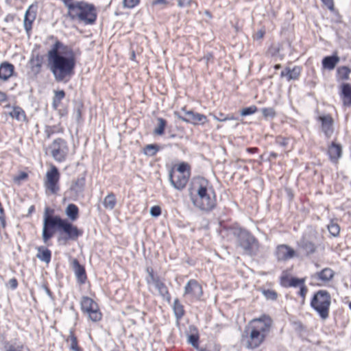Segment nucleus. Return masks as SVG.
I'll return each mask as SVG.
<instances>
[{
  "label": "nucleus",
  "instance_id": "1",
  "mask_svg": "<svg viewBox=\"0 0 351 351\" xmlns=\"http://www.w3.org/2000/svg\"><path fill=\"white\" fill-rule=\"evenodd\" d=\"M48 68L58 82H67L74 74L76 64L73 50L57 40L47 53Z\"/></svg>",
  "mask_w": 351,
  "mask_h": 351
},
{
  "label": "nucleus",
  "instance_id": "2",
  "mask_svg": "<svg viewBox=\"0 0 351 351\" xmlns=\"http://www.w3.org/2000/svg\"><path fill=\"white\" fill-rule=\"evenodd\" d=\"M49 208H46L44 214L43 228L42 232L43 240L45 243L53 237V229L56 228L60 234H66L65 240L75 241L82 234V231L73 226L66 219H62L58 215L51 216L48 214Z\"/></svg>",
  "mask_w": 351,
  "mask_h": 351
},
{
  "label": "nucleus",
  "instance_id": "3",
  "mask_svg": "<svg viewBox=\"0 0 351 351\" xmlns=\"http://www.w3.org/2000/svg\"><path fill=\"white\" fill-rule=\"evenodd\" d=\"M272 326L273 320L268 315L252 319L242 335V338L246 339V348L252 350L258 348L270 333Z\"/></svg>",
  "mask_w": 351,
  "mask_h": 351
},
{
  "label": "nucleus",
  "instance_id": "4",
  "mask_svg": "<svg viewBox=\"0 0 351 351\" xmlns=\"http://www.w3.org/2000/svg\"><path fill=\"white\" fill-rule=\"evenodd\" d=\"M193 191L195 195L191 197L193 204L199 209L210 211L217 204L215 190L209 182L202 177H197L193 181Z\"/></svg>",
  "mask_w": 351,
  "mask_h": 351
},
{
  "label": "nucleus",
  "instance_id": "5",
  "mask_svg": "<svg viewBox=\"0 0 351 351\" xmlns=\"http://www.w3.org/2000/svg\"><path fill=\"white\" fill-rule=\"evenodd\" d=\"M68 14L71 19L82 22H95L97 15L94 5L85 1H75L69 4Z\"/></svg>",
  "mask_w": 351,
  "mask_h": 351
},
{
  "label": "nucleus",
  "instance_id": "6",
  "mask_svg": "<svg viewBox=\"0 0 351 351\" xmlns=\"http://www.w3.org/2000/svg\"><path fill=\"white\" fill-rule=\"evenodd\" d=\"M330 303L331 298L329 293L325 290H319L314 294L311 306L323 320H326L329 316Z\"/></svg>",
  "mask_w": 351,
  "mask_h": 351
},
{
  "label": "nucleus",
  "instance_id": "7",
  "mask_svg": "<svg viewBox=\"0 0 351 351\" xmlns=\"http://www.w3.org/2000/svg\"><path fill=\"white\" fill-rule=\"evenodd\" d=\"M234 234L237 237L238 245L243 249L244 254L250 256L256 254L259 247L258 241L250 232L239 228Z\"/></svg>",
  "mask_w": 351,
  "mask_h": 351
},
{
  "label": "nucleus",
  "instance_id": "8",
  "mask_svg": "<svg viewBox=\"0 0 351 351\" xmlns=\"http://www.w3.org/2000/svg\"><path fill=\"white\" fill-rule=\"evenodd\" d=\"M53 159L59 162L66 160L68 155L69 147L66 142L60 138L55 139L49 147Z\"/></svg>",
  "mask_w": 351,
  "mask_h": 351
},
{
  "label": "nucleus",
  "instance_id": "9",
  "mask_svg": "<svg viewBox=\"0 0 351 351\" xmlns=\"http://www.w3.org/2000/svg\"><path fill=\"white\" fill-rule=\"evenodd\" d=\"M81 308L93 322H98L101 319V313L97 304L90 298L84 296L82 298Z\"/></svg>",
  "mask_w": 351,
  "mask_h": 351
},
{
  "label": "nucleus",
  "instance_id": "10",
  "mask_svg": "<svg viewBox=\"0 0 351 351\" xmlns=\"http://www.w3.org/2000/svg\"><path fill=\"white\" fill-rule=\"evenodd\" d=\"M60 176L58 168L53 165L51 166L50 170L46 173L45 186L53 194H56L60 189L58 185Z\"/></svg>",
  "mask_w": 351,
  "mask_h": 351
},
{
  "label": "nucleus",
  "instance_id": "11",
  "mask_svg": "<svg viewBox=\"0 0 351 351\" xmlns=\"http://www.w3.org/2000/svg\"><path fill=\"white\" fill-rule=\"evenodd\" d=\"M169 178L171 185L177 190H182L186 185L189 175L179 173L171 170Z\"/></svg>",
  "mask_w": 351,
  "mask_h": 351
},
{
  "label": "nucleus",
  "instance_id": "12",
  "mask_svg": "<svg viewBox=\"0 0 351 351\" xmlns=\"http://www.w3.org/2000/svg\"><path fill=\"white\" fill-rule=\"evenodd\" d=\"M203 294L202 286L195 280H190L184 287V295H190L194 299H199Z\"/></svg>",
  "mask_w": 351,
  "mask_h": 351
},
{
  "label": "nucleus",
  "instance_id": "13",
  "mask_svg": "<svg viewBox=\"0 0 351 351\" xmlns=\"http://www.w3.org/2000/svg\"><path fill=\"white\" fill-rule=\"evenodd\" d=\"M178 117L182 121L193 125L204 124L207 121V118L205 115L194 112L192 110L185 111L184 115H180Z\"/></svg>",
  "mask_w": 351,
  "mask_h": 351
},
{
  "label": "nucleus",
  "instance_id": "14",
  "mask_svg": "<svg viewBox=\"0 0 351 351\" xmlns=\"http://www.w3.org/2000/svg\"><path fill=\"white\" fill-rule=\"evenodd\" d=\"M295 251L287 245H279L275 251V256L278 261H285L293 258Z\"/></svg>",
  "mask_w": 351,
  "mask_h": 351
},
{
  "label": "nucleus",
  "instance_id": "15",
  "mask_svg": "<svg viewBox=\"0 0 351 351\" xmlns=\"http://www.w3.org/2000/svg\"><path fill=\"white\" fill-rule=\"evenodd\" d=\"M298 251L306 256H309L316 252L317 246L311 241L303 237L298 241Z\"/></svg>",
  "mask_w": 351,
  "mask_h": 351
},
{
  "label": "nucleus",
  "instance_id": "16",
  "mask_svg": "<svg viewBox=\"0 0 351 351\" xmlns=\"http://www.w3.org/2000/svg\"><path fill=\"white\" fill-rule=\"evenodd\" d=\"M43 59V57L39 54L32 55L28 62L30 68V72L34 76L37 75L41 71Z\"/></svg>",
  "mask_w": 351,
  "mask_h": 351
},
{
  "label": "nucleus",
  "instance_id": "17",
  "mask_svg": "<svg viewBox=\"0 0 351 351\" xmlns=\"http://www.w3.org/2000/svg\"><path fill=\"white\" fill-rule=\"evenodd\" d=\"M151 284H153L154 285V287L158 290V293L162 298V299L165 300L168 303H170L171 295L165 283L162 281H161L159 278H156V280H154V281H153Z\"/></svg>",
  "mask_w": 351,
  "mask_h": 351
},
{
  "label": "nucleus",
  "instance_id": "18",
  "mask_svg": "<svg viewBox=\"0 0 351 351\" xmlns=\"http://www.w3.org/2000/svg\"><path fill=\"white\" fill-rule=\"evenodd\" d=\"M14 73V66L8 62H3L0 64V80L8 81Z\"/></svg>",
  "mask_w": 351,
  "mask_h": 351
},
{
  "label": "nucleus",
  "instance_id": "19",
  "mask_svg": "<svg viewBox=\"0 0 351 351\" xmlns=\"http://www.w3.org/2000/svg\"><path fill=\"white\" fill-rule=\"evenodd\" d=\"M72 267L79 282L84 284L87 278L84 267L81 265L77 259L73 260Z\"/></svg>",
  "mask_w": 351,
  "mask_h": 351
},
{
  "label": "nucleus",
  "instance_id": "20",
  "mask_svg": "<svg viewBox=\"0 0 351 351\" xmlns=\"http://www.w3.org/2000/svg\"><path fill=\"white\" fill-rule=\"evenodd\" d=\"M85 186V176L77 178L70 186V190L75 193L76 196L82 195Z\"/></svg>",
  "mask_w": 351,
  "mask_h": 351
},
{
  "label": "nucleus",
  "instance_id": "21",
  "mask_svg": "<svg viewBox=\"0 0 351 351\" xmlns=\"http://www.w3.org/2000/svg\"><path fill=\"white\" fill-rule=\"evenodd\" d=\"M335 272L330 268H324L319 272L315 273L312 278L315 280H321L322 282H328L334 276Z\"/></svg>",
  "mask_w": 351,
  "mask_h": 351
},
{
  "label": "nucleus",
  "instance_id": "22",
  "mask_svg": "<svg viewBox=\"0 0 351 351\" xmlns=\"http://www.w3.org/2000/svg\"><path fill=\"white\" fill-rule=\"evenodd\" d=\"M38 254H36V257L41 261H43L46 263H49L51 261V251L43 247L40 246L37 247Z\"/></svg>",
  "mask_w": 351,
  "mask_h": 351
},
{
  "label": "nucleus",
  "instance_id": "23",
  "mask_svg": "<svg viewBox=\"0 0 351 351\" xmlns=\"http://www.w3.org/2000/svg\"><path fill=\"white\" fill-rule=\"evenodd\" d=\"M9 115L18 121H26L27 117L25 111L19 106H14L9 112Z\"/></svg>",
  "mask_w": 351,
  "mask_h": 351
},
{
  "label": "nucleus",
  "instance_id": "24",
  "mask_svg": "<svg viewBox=\"0 0 351 351\" xmlns=\"http://www.w3.org/2000/svg\"><path fill=\"white\" fill-rule=\"evenodd\" d=\"M339 61V58L337 56H326L322 60V65L324 68L332 70L335 69Z\"/></svg>",
  "mask_w": 351,
  "mask_h": 351
},
{
  "label": "nucleus",
  "instance_id": "25",
  "mask_svg": "<svg viewBox=\"0 0 351 351\" xmlns=\"http://www.w3.org/2000/svg\"><path fill=\"white\" fill-rule=\"evenodd\" d=\"M65 213L72 221H74L78 218L79 209L76 205L69 204L66 208Z\"/></svg>",
  "mask_w": 351,
  "mask_h": 351
},
{
  "label": "nucleus",
  "instance_id": "26",
  "mask_svg": "<svg viewBox=\"0 0 351 351\" xmlns=\"http://www.w3.org/2000/svg\"><path fill=\"white\" fill-rule=\"evenodd\" d=\"M37 5L32 4L26 10L23 22H34L36 16Z\"/></svg>",
  "mask_w": 351,
  "mask_h": 351
},
{
  "label": "nucleus",
  "instance_id": "27",
  "mask_svg": "<svg viewBox=\"0 0 351 351\" xmlns=\"http://www.w3.org/2000/svg\"><path fill=\"white\" fill-rule=\"evenodd\" d=\"M117 204V199L114 194L113 193H110L107 195L103 202L104 206L107 210H112L115 207Z\"/></svg>",
  "mask_w": 351,
  "mask_h": 351
},
{
  "label": "nucleus",
  "instance_id": "28",
  "mask_svg": "<svg viewBox=\"0 0 351 351\" xmlns=\"http://www.w3.org/2000/svg\"><path fill=\"white\" fill-rule=\"evenodd\" d=\"M173 309L176 319L180 320L184 315V309L178 298L173 302Z\"/></svg>",
  "mask_w": 351,
  "mask_h": 351
},
{
  "label": "nucleus",
  "instance_id": "29",
  "mask_svg": "<svg viewBox=\"0 0 351 351\" xmlns=\"http://www.w3.org/2000/svg\"><path fill=\"white\" fill-rule=\"evenodd\" d=\"M319 120L322 121V129L326 135L328 132H331V128L332 125V119L330 116L319 117Z\"/></svg>",
  "mask_w": 351,
  "mask_h": 351
},
{
  "label": "nucleus",
  "instance_id": "30",
  "mask_svg": "<svg viewBox=\"0 0 351 351\" xmlns=\"http://www.w3.org/2000/svg\"><path fill=\"white\" fill-rule=\"evenodd\" d=\"M328 154L331 159H337L341 156V147L332 143L328 149Z\"/></svg>",
  "mask_w": 351,
  "mask_h": 351
},
{
  "label": "nucleus",
  "instance_id": "31",
  "mask_svg": "<svg viewBox=\"0 0 351 351\" xmlns=\"http://www.w3.org/2000/svg\"><path fill=\"white\" fill-rule=\"evenodd\" d=\"M65 97V93L63 90H56L54 92L52 106L54 109H57L60 104L62 99Z\"/></svg>",
  "mask_w": 351,
  "mask_h": 351
},
{
  "label": "nucleus",
  "instance_id": "32",
  "mask_svg": "<svg viewBox=\"0 0 351 351\" xmlns=\"http://www.w3.org/2000/svg\"><path fill=\"white\" fill-rule=\"evenodd\" d=\"M159 151V147L156 144L147 145L144 148V154L149 156H154Z\"/></svg>",
  "mask_w": 351,
  "mask_h": 351
},
{
  "label": "nucleus",
  "instance_id": "33",
  "mask_svg": "<svg viewBox=\"0 0 351 351\" xmlns=\"http://www.w3.org/2000/svg\"><path fill=\"white\" fill-rule=\"evenodd\" d=\"M157 121H158V125L154 129V133L157 135H162L164 133L167 121L161 117H158Z\"/></svg>",
  "mask_w": 351,
  "mask_h": 351
},
{
  "label": "nucleus",
  "instance_id": "34",
  "mask_svg": "<svg viewBox=\"0 0 351 351\" xmlns=\"http://www.w3.org/2000/svg\"><path fill=\"white\" fill-rule=\"evenodd\" d=\"M286 74H288V80H296L300 74V68L295 66L293 69H290L287 68Z\"/></svg>",
  "mask_w": 351,
  "mask_h": 351
},
{
  "label": "nucleus",
  "instance_id": "35",
  "mask_svg": "<svg viewBox=\"0 0 351 351\" xmlns=\"http://www.w3.org/2000/svg\"><path fill=\"white\" fill-rule=\"evenodd\" d=\"M328 230L332 236L337 237L340 232V227L337 223L331 221L328 225Z\"/></svg>",
  "mask_w": 351,
  "mask_h": 351
},
{
  "label": "nucleus",
  "instance_id": "36",
  "mask_svg": "<svg viewBox=\"0 0 351 351\" xmlns=\"http://www.w3.org/2000/svg\"><path fill=\"white\" fill-rule=\"evenodd\" d=\"M68 340L71 341L70 349L73 351H80L77 345V337L74 335L73 332L71 330Z\"/></svg>",
  "mask_w": 351,
  "mask_h": 351
},
{
  "label": "nucleus",
  "instance_id": "37",
  "mask_svg": "<svg viewBox=\"0 0 351 351\" xmlns=\"http://www.w3.org/2000/svg\"><path fill=\"white\" fill-rule=\"evenodd\" d=\"M189 170H190V167L187 163L181 162L180 164L178 165L176 172L179 173H182L184 175L187 174V175L190 176Z\"/></svg>",
  "mask_w": 351,
  "mask_h": 351
},
{
  "label": "nucleus",
  "instance_id": "38",
  "mask_svg": "<svg viewBox=\"0 0 351 351\" xmlns=\"http://www.w3.org/2000/svg\"><path fill=\"white\" fill-rule=\"evenodd\" d=\"M213 117L215 119H216L219 121H228V120H232V121H236L238 120V118H235L232 115H230V114L224 115L222 113H219V117H217L216 115H213Z\"/></svg>",
  "mask_w": 351,
  "mask_h": 351
},
{
  "label": "nucleus",
  "instance_id": "39",
  "mask_svg": "<svg viewBox=\"0 0 351 351\" xmlns=\"http://www.w3.org/2000/svg\"><path fill=\"white\" fill-rule=\"evenodd\" d=\"M351 70L348 66H341L339 67L337 70V72L340 77L342 79L347 80L348 78L349 74L350 73Z\"/></svg>",
  "mask_w": 351,
  "mask_h": 351
},
{
  "label": "nucleus",
  "instance_id": "40",
  "mask_svg": "<svg viewBox=\"0 0 351 351\" xmlns=\"http://www.w3.org/2000/svg\"><path fill=\"white\" fill-rule=\"evenodd\" d=\"M257 107L255 106H251L247 108H244L241 111V115L243 117L247 116L255 113L257 111Z\"/></svg>",
  "mask_w": 351,
  "mask_h": 351
},
{
  "label": "nucleus",
  "instance_id": "41",
  "mask_svg": "<svg viewBox=\"0 0 351 351\" xmlns=\"http://www.w3.org/2000/svg\"><path fill=\"white\" fill-rule=\"evenodd\" d=\"M262 114L265 118H273L276 116V113L273 108H264L261 110Z\"/></svg>",
  "mask_w": 351,
  "mask_h": 351
},
{
  "label": "nucleus",
  "instance_id": "42",
  "mask_svg": "<svg viewBox=\"0 0 351 351\" xmlns=\"http://www.w3.org/2000/svg\"><path fill=\"white\" fill-rule=\"evenodd\" d=\"M198 340H199V337L196 335H190L188 336V342L192 346H193L194 348H196L197 350H198V349H199V348H198Z\"/></svg>",
  "mask_w": 351,
  "mask_h": 351
},
{
  "label": "nucleus",
  "instance_id": "43",
  "mask_svg": "<svg viewBox=\"0 0 351 351\" xmlns=\"http://www.w3.org/2000/svg\"><path fill=\"white\" fill-rule=\"evenodd\" d=\"M341 92L343 95L348 99H351V85L349 84H343L342 86Z\"/></svg>",
  "mask_w": 351,
  "mask_h": 351
},
{
  "label": "nucleus",
  "instance_id": "44",
  "mask_svg": "<svg viewBox=\"0 0 351 351\" xmlns=\"http://www.w3.org/2000/svg\"><path fill=\"white\" fill-rule=\"evenodd\" d=\"M304 283V279L303 278H291L289 280V287H297L298 286H302Z\"/></svg>",
  "mask_w": 351,
  "mask_h": 351
},
{
  "label": "nucleus",
  "instance_id": "45",
  "mask_svg": "<svg viewBox=\"0 0 351 351\" xmlns=\"http://www.w3.org/2000/svg\"><path fill=\"white\" fill-rule=\"evenodd\" d=\"M265 297L268 300H275L277 298V293L274 291L272 290H264L263 291Z\"/></svg>",
  "mask_w": 351,
  "mask_h": 351
},
{
  "label": "nucleus",
  "instance_id": "46",
  "mask_svg": "<svg viewBox=\"0 0 351 351\" xmlns=\"http://www.w3.org/2000/svg\"><path fill=\"white\" fill-rule=\"evenodd\" d=\"M289 141V138H286L280 136H277L276 138V144H278V145L283 148H285L287 146Z\"/></svg>",
  "mask_w": 351,
  "mask_h": 351
},
{
  "label": "nucleus",
  "instance_id": "47",
  "mask_svg": "<svg viewBox=\"0 0 351 351\" xmlns=\"http://www.w3.org/2000/svg\"><path fill=\"white\" fill-rule=\"evenodd\" d=\"M149 213L152 217H156L161 214V209L158 206H154L150 208Z\"/></svg>",
  "mask_w": 351,
  "mask_h": 351
},
{
  "label": "nucleus",
  "instance_id": "48",
  "mask_svg": "<svg viewBox=\"0 0 351 351\" xmlns=\"http://www.w3.org/2000/svg\"><path fill=\"white\" fill-rule=\"evenodd\" d=\"M147 271L148 273V278H147V282L148 284H151L156 278H158V276H155L154 274V271L152 269L147 268Z\"/></svg>",
  "mask_w": 351,
  "mask_h": 351
},
{
  "label": "nucleus",
  "instance_id": "49",
  "mask_svg": "<svg viewBox=\"0 0 351 351\" xmlns=\"http://www.w3.org/2000/svg\"><path fill=\"white\" fill-rule=\"evenodd\" d=\"M140 0H123L125 7L132 8L138 3Z\"/></svg>",
  "mask_w": 351,
  "mask_h": 351
},
{
  "label": "nucleus",
  "instance_id": "50",
  "mask_svg": "<svg viewBox=\"0 0 351 351\" xmlns=\"http://www.w3.org/2000/svg\"><path fill=\"white\" fill-rule=\"evenodd\" d=\"M265 34V29L262 27L259 30H258L253 36L254 38L256 40H261L263 38Z\"/></svg>",
  "mask_w": 351,
  "mask_h": 351
},
{
  "label": "nucleus",
  "instance_id": "51",
  "mask_svg": "<svg viewBox=\"0 0 351 351\" xmlns=\"http://www.w3.org/2000/svg\"><path fill=\"white\" fill-rule=\"evenodd\" d=\"M5 351H23L22 350V348H23V346H16L14 344H8L6 346H5Z\"/></svg>",
  "mask_w": 351,
  "mask_h": 351
},
{
  "label": "nucleus",
  "instance_id": "52",
  "mask_svg": "<svg viewBox=\"0 0 351 351\" xmlns=\"http://www.w3.org/2000/svg\"><path fill=\"white\" fill-rule=\"evenodd\" d=\"M7 285L12 290L15 289L18 287V281L15 278H12L8 282Z\"/></svg>",
  "mask_w": 351,
  "mask_h": 351
},
{
  "label": "nucleus",
  "instance_id": "53",
  "mask_svg": "<svg viewBox=\"0 0 351 351\" xmlns=\"http://www.w3.org/2000/svg\"><path fill=\"white\" fill-rule=\"evenodd\" d=\"M322 3L328 8L330 10H334L333 0H321Z\"/></svg>",
  "mask_w": 351,
  "mask_h": 351
},
{
  "label": "nucleus",
  "instance_id": "54",
  "mask_svg": "<svg viewBox=\"0 0 351 351\" xmlns=\"http://www.w3.org/2000/svg\"><path fill=\"white\" fill-rule=\"evenodd\" d=\"M192 0H178V5L179 7H186L189 6Z\"/></svg>",
  "mask_w": 351,
  "mask_h": 351
},
{
  "label": "nucleus",
  "instance_id": "55",
  "mask_svg": "<svg viewBox=\"0 0 351 351\" xmlns=\"http://www.w3.org/2000/svg\"><path fill=\"white\" fill-rule=\"evenodd\" d=\"M307 291H308V289L306 287V286H304V285L300 286L299 294L303 298V300L304 299Z\"/></svg>",
  "mask_w": 351,
  "mask_h": 351
},
{
  "label": "nucleus",
  "instance_id": "56",
  "mask_svg": "<svg viewBox=\"0 0 351 351\" xmlns=\"http://www.w3.org/2000/svg\"><path fill=\"white\" fill-rule=\"evenodd\" d=\"M5 226V221L4 217V211L3 210L2 213H0V227L4 228Z\"/></svg>",
  "mask_w": 351,
  "mask_h": 351
},
{
  "label": "nucleus",
  "instance_id": "57",
  "mask_svg": "<svg viewBox=\"0 0 351 351\" xmlns=\"http://www.w3.org/2000/svg\"><path fill=\"white\" fill-rule=\"evenodd\" d=\"M23 27L28 35H29V32L32 28V23H23Z\"/></svg>",
  "mask_w": 351,
  "mask_h": 351
},
{
  "label": "nucleus",
  "instance_id": "58",
  "mask_svg": "<svg viewBox=\"0 0 351 351\" xmlns=\"http://www.w3.org/2000/svg\"><path fill=\"white\" fill-rule=\"evenodd\" d=\"M27 177V174L25 172H21L18 177L15 178L16 180H24Z\"/></svg>",
  "mask_w": 351,
  "mask_h": 351
},
{
  "label": "nucleus",
  "instance_id": "59",
  "mask_svg": "<svg viewBox=\"0 0 351 351\" xmlns=\"http://www.w3.org/2000/svg\"><path fill=\"white\" fill-rule=\"evenodd\" d=\"M75 118L77 121H79L80 119H81V117H82V112H81V110L80 108V107H78L76 110H75Z\"/></svg>",
  "mask_w": 351,
  "mask_h": 351
},
{
  "label": "nucleus",
  "instance_id": "60",
  "mask_svg": "<svg viewBox=\"0 0 351 351\" xmlns=\"http://www.w3.org/2000/svg\"><path fill=\"white\" fill-rule=\"evenodd\" d=\"M7 100V95L5 93L0 90V103Z\"/></svg>",
  "mask_w": 351,
  "mask_h": 351
},
{
  "label": "nucleus",
  "instance_id": "61",
  "mask_svg": "<svg viewBox=\"0 0 351 351\" xmlns=\"http://www.w3.org/2000/svg\"><path fill=\"white\" fill-rule=\"evenodd\" d=\"M165 3V0H154L153 4L157 5V4H163Z\"/></svg>",
  "mask_w": 351,
  "mask_h": 351
},
{
  "label": "nucleus",
  "instance_id": "62",
  "mask_svg": "<svg viewBox=\"0 0 351 351\" xmlns=\"http://www.w3.org/2000/svg\"><path fill=\"white\" fill-rule=\"evenodd\" d=\"M212 58H213V55L210 53H208L204 57V59H205L206 60V62H208Z\"/></svg>",
  "mask_w": 351,
  "mask_h": 351
},
{
  "label": "nucleus",
  "instance_id": "63",
  "mask_svg": "<svg viewBox=\"0 0 351 351\" xmlns=\"http://www.w3.org/2000/svg\"><path fill=\"white\" fill-rule=\"evenodd\" d=\"M44 289H45L46 293L48 295L51 296V292L50 289L46 286L44 287Z\"/></svg>",
  "mask_w": 351,
  "mask_h": 351
},
{
  "label": "nucleus",
  "instance_id": "64",
  "mask_svg": "<svg viewBox=\"0 0 351 351\" xmlns=\"http://www.w3.org/2000/svg\"><path fill=\"white\" fill-rule=\"evenodd\" d=\"M287 69L284 71H282L280 75L281 77H287L288 78V74H286Z\"/></svg>",
  "mask_w": 351,
  "mask_h": 351
}]
</instances>
